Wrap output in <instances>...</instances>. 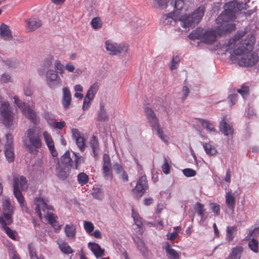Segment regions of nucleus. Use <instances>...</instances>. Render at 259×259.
<instances>
[{"instance_id":"58836bf2","label":"nucleus","mask_w":259,"mask_h":259,"mask_svg":"<svg viewBox=\"0 0 259 259\" xmlns=\"http://www.w3.org/2000/svg\"><path fill=\"white\" fill-rule=\"evenodd\" d=\"M5 154L9 162H13L14 160L13 146H5Z\"/></svg>"},{"instance_id":"8fccbe9b","label":"nucleus","mask_w":259,"mask_h":259,"mask_svg":"<svg viewBox=\"0 0 259 259\" xmlns=\"http://www.w3.org/2000/svg\"><path fill=\"white\" fill-rule=\"evenodd\" d=\"M13 78L10 74L8 73H3L0 77V82L2 83L12 82Z\"/></svg>"},{"instance_id":"bf43d9fd","label":"nucleus","mask_w":259,"mask_h":259,"mask_svg":"<svg viewBox=\"0 0 259 259\" xmlns=\"http://www.w3.org/2000/svg\"><path fill=\"white\" fill-rule=\"evenodd\" d=\"M210 207L213 212L215 213L216 215H219L220 212V206L219 204L212 203L210 204Z\"/></svg>"},{"instance_id":"c756f323","label":"nucleus","mask_w":259,"mask_h":259,"mask_svg":"<svg viewBox=\"0 0 259 259\" xmlns=\"http://www.w3.org/2000/svg\"><path fill=\"white\" fill-rule=\"evenodd\" d=\"M194 209L198 215L201 217L200 222L202 223L204 222L206 219V217L205 215V209L204 205L199 202H197L194 205Z\"/></svg>"},{"instance_id":"aec40b11","label":"nucleus","mask_w":259,"mask_h":259,"mask_svg":"<svg viewBox=\"0 0 259 259\" xmlns=\"http://www.w3.org/2000/svg\"><path fill=\"white\" fill-rule=\"evenodd\" d=\"M63 96L61 103L65 109H67L69 107L71 102V94L67 87L62 89Z\"/></svg>"},{"instance_id":"dca6fc26","label":"nucleus","mask_w":259,"mask_h":259,"mask_svg":"<svg viewBox=\"0 0 259 259\" xmlns=\"http://www.w3.org/2000/svg\"><path fill=\"white\" fill-rule=\"evenodd\" d=\"M194 122L200 123L209 134L213 135L217 134V130L215 128L213 123L210 121L202 118H196L194 119Z\"/></svg>"},{"instance_id":"e2e57ef3","label":"nucleus","mask_w":259,"mask_h":259,"mask_svg":"<svg viewBox=\"0 0 259 259\" xmlns=\"http://www.w3.org/2000/svg\"><path fill=\"white\" fill-rule=\"evenodd\" d=\"M7 142L5 146H13V136L11 134H8L6 135Z\"/></svg>"},{"instance_id":"cd10ccee","label":"nucleus","mask_w":259,"mask_h":259,"mask_svg":"<svg viewBox=\"0 0 259 259\" xmlns=\"http://www.w3.org/2000/svg\"><path fill=\"white\" fill-rule=\"evenodd\" d=\"M243 251V248L241 245H237L231 249L227 259H240Z\"/></svg>"},{"instance_id":"864d4df0","label":"nucleus","mask_w":259,"mask_h":259,"mask_svg":"<svg viewBox=\"0 0 259 259\" xmlns=\"http://www.w3.org/2000/svg\"><path fill=\"white\" fill-rule=\"evenodd\" d=\"M132 216L134 219L135 224L138 227L140 228L142 225V219L137 213H135L133 210Z\"/></svg>"},{"instance_id":"13d9d810","label":"nucleus","mask_w":259,"mask_h":259,"mask_svg":"<svg viewBox=\"0 0 259 259\" xmlns=\"http://www.w3.org/2000/svg\"><path fill=\"white\" fill-rule=\"evenodd\" d=\"M155 130H156L158 136L161 140L165 143H167L168 138L167 136L164 134L162 130L159 127L155 128Z\"/></svg>"},{"instance_id":"6e6552de","label":"nucleus","mask_w":259,"mask_h":259,"mask_svg":"<svg viewBox=\"0 0 259 259\" xmlns=\"http://www.w3.org/2000/svg\"><path fill=\"white\" fill-rule=\"evenodd\" d=\"M28 185L26 178L23 176L14 177L13 178L14 194L17 201L22 200V195L21 191L26 190Z\"/></svg>"},{"instance_id":"49530a36","label":"nucleus","mask_w":259,"mask_h":259,"mask_svg":"<svg viewBox=\"0 0 259 259\" xmlns=\"http://www.w3.org/2000/svg\"><path fill=\"white\" fill-rule=\"evenodd\" d=\"M248 234L246 237V240L254 238L259 236V227L254 228L253 229H249Z\"/></svg>"},{"instance_id":"f704fd0d","label":"nucleus","mask_w":259,"mask_h":259,"mask_svg":"<svg viewBox=\"0 0 259 259\" xmlns=\"http://www.w3.org/2000/svg\"><path fill=\"white\" fill-rule=\"evenodd\" d=\"M105 45L107 51L109 52L110 54L116 55L117 43L111 40H107L105 41Z\"/></svg>"},{"instance_id":"c9c22d12","label":"nucleus","mask_w":259,"mask_h":259,"mask_svg":"<svg viewBox=\"0 0 259 259\" xmlns=\"http://www.w3.org/2000/svg\"><path fill=\"white\" fill-rule=\"evenodd\" d=\"M72 159V158L71 157L70 152L67 151L62 156L61 158V163L60 164L61 165H64L65 166L71 167Z\"/></svg>"},{"instance_id":"f3484780","label":"nucleus","mask_w":259,"mask_h":259,"mask_svg":"<svg viewBox=\"0 0 259 259\" xmlns=\"http://www.w3.org/2000/svg\"><path fill=\"white\" fill-rule=\"evenodd\" d=\"M42 135L46 142V144L48 147L50 152L52 155L54 157H57L58 155L57 151H56L53 140L51 135L47 131H44L42 133Z\"/></svg>"},{"instance_id":"b1692460","label":"nucleus","mask_w":259,"mask_h":259,"mask_svg":"<svg viewBox=\"0 0 259 259\" xmlns=\"http://www.w3.org/2000/svg\"><path fill=\"white\" fill-rule=\"evenodd\" d=\"M0 35L5 40H10L13 38L11 30L5 24H2L0 26Z\"/></svg>"},{"instance_id":"5701e85b","label":"nucleus","mask_w":259,"mask_h":259,"mask_svg":"<svg viewBox=\"0 0 259 259\" xmlns=\"http://www.w3.org/2000/svg\"><path fill=\"white\" fill-rule=\"evenodd\" d=\"M72 154L71 166L76 169H79L80 165L84 163V158L78 153L73 152Z\"/></svg>"},{"instance_id":"a211bd4d","label":"nucleus","mask_w":259,"mask_h":259,"mask_svg":"<svg viewBox=\"0 0 259 259\" xmlns=\"http://www.w3.org/2000/svg\"><path fill=\"white\" fill-rule=\"evenodd\" d=\"M70 170L71 167L70 166L61 165L60 163H58L56 169L57 176L59 179L64 180L69 176Z\"/></svg>"},{"instance_id":"4c0bfd02","label":"nucleus","mask_w":259,"mask_h":259,"mask_svg":"<svg viewBox=\"0 0 259 259\" xmlns=\"http://www.w3.org/2000/svg\"><path fill=\"white\" fill-rule=\"evenodd\" d=\"M90 145L93 150V156L95 157H97L99 153V147L98 141L95 136H93Z\"/></svg>"},{"instance_id":"7c9ffc66","label":"nucleus","mask_w":259,"mask_h":259,"mask_svg":"<svg viewBox=\"0 0 259 259\" xmlns=\"http://www.w3.org/2000/svg\"><path fill=\"white\" fill-rule=\"evenodd\" d=\"M76 225L73 224L66 225L64 227V231L66 236L70 239L74 238L76 233Z\"/></svg>"},{"instance_id":"4be33fe9","label":"nucleus","mask_w":259,"mask_h":259,"mask_svg":"<svg viewBox=\"0 0 259 259\" xmlns=\"http://www.w3.org/2000/svg\"><path fill=\"white\" fill-rule=\"evenodd\" d=\"M220 130L226 136H232L234 133L232 126L226 121L225 118L220 123Z\"/></svg>"},{"instance_id":"6e6d98bb","label":"nucleus","mask_w":259,"mask_h":259,"mask_svg":"<svg viewBox=\"0 0 259 259\" xmlns=\"http://www.w3.org/2000/svg\"><path fill=\"white\" fill-rule=\"evenodd\" d=\"M249 92V87L245 85L241 86V88L237 90V92L240 94L243 97L247 96Z\"/></svg>"},{"instance_id":"774afa93","label":"nucleus","mask_w":259,"mask_h":259,"mask_svg":"<svg viewBox=\"0 0 259 259\" xmlns=\"http://www.w3.org/2000/svg\"><path fill=\"white\" fill-rule=\"evenodd\" d=\"M53 57L50 56L46 60L44 61V66L45 67H50L52 65Z\"/></svg>"},{"instance_id":"9d476101","label":"nucleus","mask_w":259,"mask_h":259,"mask_svg":"<svg viewBox=\"0 0 259 259\" xmlns=\"http://www.w3.org/2000/svg\"><path fill=\"white\" fill-rule=\"evenodd\" d=\"M46 82L47 85L52 89H55L62 85V80L58 72L53 69H49L46 73Z\"/></svg>"},{"instance_id":"1a4fd4ad","label":"nucleus","mask_w":259,"mask_h":259,"mask_svg":"<svg viewBox=\"0 0 259 259\" xmlns=\"http://www.w3.org/2000/svg\"><path fill=\"white\" fill-rule=\"evenodd\" d=\"M14 102L18 107L21 110L23 115L28 118L34 124L37 123V116L34 110V107L30 106H26L24 102H22L17 97H14Z\"/></svg>"},{"instance_id":"79ce46f5","label":"nucleus","mask_w":259,"mask_h":259,"mask_svg":"<svg viewBox=\"0 0 259 259\" xmlns=\"http://www.w3.org/2000/svg\"><path fill=\"white\" fill-rule=\"evenodd\" d=\"M248 246L249 249L254 253H257L258 249V241L255 238H251L249 239Z\"/></svg>"},{"instance_id":"69168bd1","label":"nucleus","mask_w":259,"mask_h":259,"mask_svg":"<svg viewBox=\"0 0 259 259\" xmlns=\"http://www.w3.org/2000/svg\"><path fill=\"white\" fill-rule=\"evenodd\" d=\"M28 248L29 252V255L31 259H37V257L35 254V251L33 250V248L31 247L30 244L28 245Z\"/></svg>"},{"instance_id":"37998d69","label":"nucleus","mask_w":259,"mask_h":259,"mask_svg":"<svg viewBox=\"0 0 259 259\" xmlns=\"http://www.w3.org/2000/svg\"><path fill=\"white\" fill-rule=\"evenodd\" d=\"M77 180L79 184L84 185L89 182V177L83 172H80L77 175Z\"/></svg>"},{"instance_id":"4d7b16f0","label":"nucleus","mask_w":259,"mask_h":259,"mask_svg":"<svg viewBox=\"0 0 259 259\" xmlns=\"http://www.w3.org/2000/svg\"><path fill=\"white\" fill-rule=\"evenodd\" d=\"M183 174L187 177H194L196 175V171L191 168H185L183 170Z\"/></svg>"},{"instance_id":"2f4dec72","label":"nucleus","mask_w":259,"mask_h":259,"mask_svg":"<svg viewBox=\"0 0 259 259\" xmlns=\"http://www.w3.org/2000/svg\"><path fill=\"white\" fill-rule=\"evenodd\" d=\"M97 120L100 121H106L108 119V116L105 106L103 103L100 104V109L97 112Z\"/></svg>"},{"instance_id":"412c9836","label":"nucleus","mask_w":259,"mask_h":259,"mask_svg":"<svg viewBox=\"0 0 259 259\" xmlns=\"http://www.w3.org/2000/svg\"><path fill=\"white\" fill-rule=\"evenodd\" d=\"M226 203L227 207L232 211H234L235 204H236V197L235 193L232 190L228 191L225 195Z\"/></svg>"},{"instance_id":"a18cd8bd","label":"nucleus","mask_w":259,"mask_h":259,"mask_svg":"<svg viewBox=\"0 0 259 259\" xmlns=\"http://www.w3.org/2000/svg\"><path fill=\"white\" fill-rule=\"evenodd\" d=\"M44 116L50 126L54 125L56 119L54 114L50 112H46L44 113Z\"/></svg>"},{"instance_id":"473e14b6","label":"nucleus","mask_w":259,"mask_h":259,"mask_svg":"<svg viewBox=\"0 0 259 259\" xmlns=\"http://www.w3.org/2000/svg\"><path fill=\"white\" fill-rule=\"evenodd\" d=\"M165 249L167 256L169 259H179L180 253L178 252L175 250L171 248L169 244H166L165 246Z\"/></svg>"},{"instance_id":"a878e982","label":"nucleus","mask_w":259,"mask_h":259,"mask_svg":"<svg viewBox=\"0 0 259 259\" xmlns=\"http://www.w3.org/2000/svg\"><path fill=\"white\" fill-rule=\"evenodd\" d=\"M88 246L97 258L101 257L104 255L105 250L98 243L89 242Z\"/></svg>"},{"instance_id":"ddd939ff","label":"nucleus","mask_w":259,"mask_h":259,"mask_svg":"<svg viewBox=\"0 0 259 259\" xmlns=\"http://www.w3.org/2000/svg\"><path fill=\"white\" fill-rule=\"evenodd\" d=\"M148 188L147 178L145 176H142L138 179L136 186L133 191L137 195L141 196Z\"/></svg>"},{"instance_id":"20e7f679","label":"nucleus","mask_w":259,"mask_h":259,"mask_svg":"<svg viewBox=\"0 0 259 259\" xmlns=\"http://www.w3.org/2000/svg\"><path fill=\"white\" fill-rule=\"evenodd\" d=\"M48 200L42 198H35L34 205H35V213L40 219L42 216L46 218L47 222L50 224L55 230H59L61 225H59L56 219L57 217L53 214V207L51 205H48Z\"/></svg>"},{"instance_id":"e433bc0d","label":"nucleus","mask_w":259,"mask_h":259,"mask_svg":"<svg viewBox=\"0 0 259 259\" xmlns=\"http://www.w3.org/2000/svg\"><path fill=\"white\" fill-rule=\"evenodd\" d=\"M206 153L209 156H214L217 153L216 148L212 145L207 143H201Z\"/></svg>"},{"instance_id":"2eb2a0df","label":"nucleus","mask_w":259,"mask_h":259,"mask_svg":"<svg viewBox=\"0 0 259 259\" xmlns=\"http://www.w3.org/2000/svg\"><path fill=\"white\" fill-rule=\"evenodd\" d=\"M72 138L75 141L76 144L79 150L83 152L85 149V140L82 134L80 133L77 128L71 130Z\"/></svg>"},{"instance_id":"0e129e2a","label":"nucleus","mask_w":259,"mask_h":259,"mask_svg":"<svg viewBox=\"0 0 259 259\" xmlns=\"http://www.w3.org/2000/svg\"><path fill=\"white\" fill-rule=\"evenodd\" d=\"M190 93V90L187 86H184L183 88L182 100H185Z\"/></svg>"},{"instance_id":"f257e3e1","label":"nucleus","mask_w":259,"mask_h":259,"mask_svg":"<svg viewBox=\"0 0 259 259\" xmlns=\"http://www.w3.org/2000/svg\"><path fill=\"white\" fill-rule=\"evenodd\" d=\"M245 33L242 31L237 32L227 44L222 46V50L230 54V60L232 62L240 66L251 67L257 62L258 57L257 54L252 53L253 37L243 41L240 40Z\"/></svg>"},{"instance_id":"39448f33","label":"nucleus","mask_w":259,"mask_h":259,"mask_svg":"<svg viewBox=\"0 0 259 259\" xmlns=\"http://www.w3.org/2000/svg\"><path fill=\"white\" fill-rule=\"evenodd\" d=\"M22 142L25 147L31 154L37 153V149L41 148L42 142L39 131L35 127L29 128L23 137Z\"/></svg>"},{"instance_id":"338daca9","label":"nucleus","mask_w":259,"mask_h":259,"mask_svg":"<svg viewBox=\"0 0 259 259\" xmlns=\"http://www.w3.org/2000/svg\"><path fill=\"white\" fill-rule=\"evenodd\" d=\"M24 94L27 96H30L33 94V89L30 86H26L24 89Z\"/></svg>"},{"instance_id":"9b49d317","label":"nucleus","mask_w":259,"mask_h":259,"mask_svg":"<svg viewBox=\"0 0 259 259\" xmlns=\"http://www.w3.org/2000/svg\"><path fill=\"white\" fill-rule=\"evenodd\" d=\"M2 212L3 216H1L4 221L8 225L13 222L12 215L14 212V207L11 204L8 198H5L2 201Z\"/></svg>"},{"instance_id":"c03bdc74","label":"nucleus","mask_w":259,"mask_h":259,"mask_svg":"<svg viewBox=\"0 0 259 259\" xmlns=\"http://www.w3.org/2000/svg\"><path fill=\"white\" fill-rule=\"evenodd\" d=\"M180 61V59L179 55H173L169 65V68L171 70L176 69L178 67Z\"/></svg>"},{"instance_id":"052dcab7","label":"nucleus","mask_w":259,"mask_h":259,"mask_svg":"<svg viewBox=\"0 0 259 259\" xmlns=\"http://www.w3.org/2000/svg\"><path fill=\"white\" fill-rule=\"evenodd\" d=\"M162 169L165 174L167 175L169 173V165L166 159H165L164 162L162 166Z\"/></svg>"},{"instance_id":"680f3d73","label":"nucleus","mask_w":259,"mask_h":259,"mask_svg":"<svg viewBox=\"0 0 259 259\" xmlns=\"http://www.w3.org/2000/svg\"><path fill=\"white\" fill-rule=\"evenodd\" d=\"M64 68L69 72H73L75 69L74 65L71 62L66 63L64 66Z\"/></svg>"},{"instance_id":"393cba45","label":"nucleus","mask_w":259,"mask_h":259,"mask_svg":"<svg viewBox=\"0 0 259 259\" xmlns=\"http://www.w3.org/2000/svg\"><path fill=\"white\" fill-rule=\"evenodd\" d=\"M0 225L1 227L4 230L7 235L12 239L16 240L17 237V233L15 231L11 230L7 226L9 225L6 223L4 222L3 218L0 216Z\"/></svg>"},{"instance_id":"72a5a7b5","label":"nucleus","mask_w":259,"mask_h":259,"mask_svg":"<svg viewBox=\"0 0 259 259\" xmlns=\"http://www.w3.org/2000/svg\"><path fill=\"white\" fill-rule=\"evenodd\" d=\"M237 232L236 226H227L226 229V239L228 241H231L234 239Z\"/></svg>"},{"instance_id":"de8ad7c7","label":"nucleus","mask_w":259,"mask_h":259,"mask_svg":"<svg viewBox=\"0 0 259 259\" xmlns=\"http://www.w3.org/2000/svg\"><path fill=\"white\" fill-rule=\"evenodd\" d=\"M91 24L93 28L94 29H98L102 27V22L100 18L96 17L92 20Z\"/></svg>"},{"instance_id":"5fc2aeb1","label":"nucleus","mask_w":259,"mask_h":259,"mask_svg":"<svg viewBox=\"0 0 259 259\" xmlns=\"http://www.w3.org/2000/svg\"><path fill=\"white\" fill-rule=\"evenodd\" d=\"M94 99L85 96L82 106V109L87 110L90 107L91 104Z\"/></svg>"},{"instance_id":"09e8293b","label":"nucleus","mask_w":259,"mask_h":259,"mask_svg":"<svg viewBox=\"0 0 259 259\" xmlns=\"http://www.w3.org/2000/svg\"><path fill=\"white\" fill-rule=\"evenodd\" d=\"M128 45L126 43L117 44L116 55L118 53H126L128 50Z\"/></svg>"},{"instance_id":"3c124183","label":"nucleus","mask_w":259,"mask_h":259,"mask_svg":"<svg viewBox=\"0 0 259 259\" xmlns=\"http://www.w3.org/2000/svg\"><path fill=\"white\" fill-rule=\"evenodd\" d=\"M83 227L86 232L90 234L93 232L95 228L92 222L87 221L83 222Z\"/></svg>"},{"instance_id":"423d86ee","label":"nucleus","mask_w":259,"mask_h":259,"mask_svg":"<svg viewBox=\"0 0 259 259\" xmlns=\"http://www.w3.org/2000/svg\"><path fill=\"white\" fill-rule=\"evenodd\" d=\"M217 24V30L209 29L205 30L201 28H198L192 31L189 35L190 39L194 40L200 39L202 42L211 44L216 41L218 35H221L224 32H230L231 31H222L219 29V24Z\"/></svg>"},{"instance_id":"f8f14e48","label":"nucleus","mask_w":259,"mask_h":259,"mask_svg":"<svg viewBox=\"0 0 259 259\" xmlns=\"http://www.w3.org/2000/svg\"><path fill=\"white\" fill-rule=\"evenodd\" d=\"M103 172L104 177L107 180H111L113 177L111 169V162L109 156L104 154L103 157Z\"/></svg>"},{"instance_id":"c85d7f7f","label":"nucleus","mask_w":259,"mask_h":259,"mask_svg":"<svg viewBox=\"0 0 259 259\" xmlns=\"http://www.w3.org/2000/svg\"><path fill=\"white\" fill-rule=\"evenodd\" d=\"M27 28L29 31H34L40 27L41 25V21L36 18H31L26 21Z\"/></svg>"},{"instance_id":"a19ab883","label":"nucleus","mask_w":259,"mask_h":259,"mask_svg":"<svg viewBox=\"0 0 259 259\" xmlns=\"http://www.w3.org/2000/svg\"><path fill=\"white\" fill-rule=\"evenodd\" d=\"M99 89V85L97 82L93 84L88 90L85 96L93 99L94 98L95 95L97 93Z\"/></svg>"},{"instance_id":"6ab92c4d","label":"nucleus","mask_w":259,"mask_h":259,"mask_svg":"<svg viewBox=\"0 0 259 259\" xmlns=\"http://www.w3.org/2000/svg\"><path fill=\"white\" fill-rule=\"evenodd\" d=\"M145 113L148 122L152 127L155 129L159 127L158 118L151 108L146 107L145 110Z\"/></svg>"},{"instance_id":"4468645a","label":"nucleus","mask_w":259,"mask_h":259,"mask_svg":"<svg viewBox=\"0 0 259 259\" xmlns=\"http://www.w3.org/2000/svg\"><path fill=\"white\" fill-rule=\"evenodd\" d=\"M135 243L137 244L138 249L142 253L145 259H149L150 257V252L144 242L138 236L133 237Z\"/></svg>"},{"instance_id":"0eeeda50","label":"nucleus","mask_w":259,"mask_h":259,"mask_svg":"<svg viewBox=\"0 0 259 259\" xmlns=\"http://www.w3.org/2000/svg\"><path fill=\"white\" fill-rule=\"evenodd\" d=\"M0 113L3 123L7 128H14L17 123L14 121L13 113L8 102H2L0 105Z\"/></svg>"},{"instance_id":"7ed1b4c3","label":"nucleus","mask_w":259,"mask_h":259,"mask_svg":"<svg viewBox=\"0 0 259 259\" xmlns=\"http://www.w3.org/2000/svg\"><path fill=\"white\" fill-rule=\"evenodd\" d=\"M205 12L203 6H200L191 15H178L174 13L165 14L162 18V22L164 25H171L179 22L183 28H189L197 24L203 17Z\"/></svg>"},{"instance_id":"ea45409f","label":"nucleus","mask_w":259,"mask_h":259,"mask_svg":"<svg viewBox=\"0 0 259 259\" xmlns=\"http://www.w3.org/2000/svg\"><path fill=\"white\" fill-rule=\"evenodd\" d=\"M58 244L59 249L64 253L70 254L73 252V249L71 248L68 243L64 241H62L59 242Z\"/></svg>"},{"instance_id":"bb28decb","label":"nucleus","mask_w":259,"mask_h":259,"mask_svg":"<svg viewBox=\"0 0 259 259\" xmlns=\"http://www.w3.org/2000/svg\"><path fill=\"white\" fill-rule=\"evenodd\" d=\"M171 4L174 7L175 13L176 15H182L181 11L182 12L183 10L185 11L187 10V8H185L186 4L184 0H172Z\"/></svg>"},{"instance_id":"f03ea898","label":"nucleus","mask_w":259,"mask_h":259,"mask_svg":"<svg viewBox=\"0 0 259 259\" xmlns=\"http://www.w3.org/2000/svg\"><path fill=\"white\" fill-rule=\"evenodd\" d=\"M248 1L238 2H230L226 4L224 7V11L217 18L216 22L219 24V28L222 31H232L235 29V25L231 21L235 18L236 13L243 9Z\"/></svg>"},{"instance_id":"603ef678","label":"nucleus","mask_w":259,"mask_h":259,"mask_svg":"<svg viewBox=\"0 0 259 259\" xmlns=\"http://www.w3.org/2000/svg\"><path fill=\"white\" fill-rule=\"evenodd\" d=\"M153 5L154 7L160 9H163L166 8V0H153Z\"/></svg>"}]
</instances>
